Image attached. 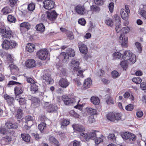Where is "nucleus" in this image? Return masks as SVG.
I'll return each mask as SVG.
<instances>
[{
	"label": "nucleus",
	"mask_w": 146,
	"mask_h": 146,
	"mask_svg": "<svg viewBox=\"0 0 146 146\" xmlns=\"http://www.w3.org/2000/svg\"><path fill=\"white\" fill-rule=\"evenodd\" d=\"M130 30V28L128 27H123L121 30L123 33H122L120 36L119 41L121 43L123 47L126 48L128 46L127 37L125 36L124 34L128 33Z\"/></svg>",
	"instance_id": "nucleus-1"
},
{
	"label": "nucleus",
	"mask_w": 146,
	"mask_h": 146,
	"mask_svg": "<svg viewBox=\"0 0 146 146\" xmlns=\"http://www.w3.org/2000/svg\"><path fill=\"white\" fill-rule=\"evenodd\" d=\"M0 34L2 38L10 39L13 37L14 34L9 28H6L4 25L0 23Z\"/></svg>",
	"instance_id": "nucleus-2"
},
{
	"label": "nucleus",
	"mask_w": 146,
	"mask_h": 146,
	"mask_svg": "<svg viewBox=\"0 0 146 146\" xmlns=\"http://www.w3.org/2000/svg\"><path fill=\"white\" fill-rule=\"evenodd\" d=\"M75 55L74 49L71 48H68L66 52L61 53L59 56V58L63 62H67L69 60V57H74Z\"/></svg>",
	"instance_id": "nucleus-3"
},
{
	"label": "nucleus",
	"mask_w": 146,
	"mask_h": 146,
	"mask_svg": "<svg viewBox=\"0 0 146 146\" xmlns=\"http://www.w3.org/2000/svg\"><path fill=\"white\" fill-rule=\"evenodd\" d=\"M122 58L124 60L128 61L132 63H134L136 61V56L129 50L125 51Z\"/></svg>",
	"instance_id": "nucleus-4"
},
{
	"label": "nucleus",
	"mask_w": 146,
	"mask_h": 146,
	"mask_svg": "<svg viewBox=\"0 0 146 146\" xmlns=\"http://www.w3.org/2000/svg\"><path fill=\"white\" fill-rule=\"evenodd\" d=\"M62 100L64 104L66 105H71L77 102V100H78V103L80 101V99L78 97H75V98H71L65 96H62Z\"/></svg>",
	"instance_id": "nucleus-5"
},
{
	"label": "nucleus",
	"mask_w": 146,
	"mask_h": 146,
	"mask_svg": "<svg viewBox=\"0 0 146 146\" xmlns=\"http://www.w3.org/2000/svg\"><path fill=\"white\" fill-rule=\"evenodd\" d=\"M48 50L46 48L41 49L38 51L36 55L38 58L41 60H45L48 56Z\"/></svg>",
	"instance_id": "nucleus-6"
},
{
	"label": "nucleus",
	"mask_w": 146,
	"mask_h": 146,
	"mask_svg": "<svg viewBox=\"0 0 146 146\" xmlns=\"http://www.w3.org/2000/svg\"><path fill=\"white\" fill-rule=\"evenodd\" d=\"M106 117L108 119L111 121H117L121 119V114L110 112L107 115Z\"/></svg>",
	"instance_id": "nucleus-7"
},
{
	"label": "nucleus",
	"mask_w": 146,
	"mask_h": 146,
	"mask_svg": "<svg viewBox=\"0 0 146 146\" xmlns=\"http://www.w3.org/2000/svg\"><path fill=\"white\" fill-rule=\"evenodd\" d=\"M47 17L50 23H52L54 22L57 18L58 14L55 11H48L46 12Z\"/></svg>",
	"instance_id": "nucleus-8"
},
{
	"label": "nucleus",
	"mask_w": 146,
	"mask_h": 146,
	"mask_svg": "<svg viewBox=\"0 0 146 146\" xmlns=\"http://www.w3.org/2000/svg\"><path fill=\"white\" fill-rule=\"evenodd\" d=\"M43 4L45 9L50 10L54 7L55 2L53 0H44L43 2Z\"/></svg>",
	"instance_id": "nucleus-9"
},
{
	"label": "nucleus",
	"mask_w": 146,
	"mask_h": 146,
	"mask_svg": "<svg viewBox=\"0 0 146 146\" xmlns=\"http://www.w3.org/2000/svg\"><path fill=\"white\" fill-rule=\"evenodd\" d=\"M96 132H98V131H94L90 133H81V135L86 141L88 140L89 139H95L96 136Z\"/></svg>",
	"instance_id": "nucleus-10"
},
{
	"label": "nucleus",
	"mask_w": 146,
	"mask_h": 146,
	"mask_svg": "<svg viewBox=\"0 0 146 146\" xmlns=\"http://www.w3.org/2000/svg\"><path fill=\"white\" fill-rule=\"evenodd\" d=\"M75 9L76 12L79 14L83 15L88 13L84 5H79L76 6Z\"/></svg>",
	"instance_id": "nucleus-11"
},
{
	"label": "nucleus",
	"mask_w": 146,
	"mask_h": 146,
	"mask_svg": "<svg viewBox=\"0 0 146 146\" xmlns=\"http://www.w3.org/2000/svg\"><path fill=\"white\" fill-rule=\"evenodd\" d=\"M4 97L9 106H14L15 100L13 97L6 94L4 95Z\"/></svg>",
	"instance_id": "nucleus-12"
},
{
	"label": "nucleus",
	"mask_w": 146,
	"mask_h": 146,
	"mask_svg": "<svg viewBox=\"0 0 146 146\" xmlns=\"http://www.w3.org/2000/svg\"><path fill=\"white\" fill-rule=\"evenodd\" d=\"M113 23L116 25L115 27V30L117 33H118L121 31V23L120 18L118 16H116L115 17V20Z\"/></svg>",
	"instance_id": "nucleus-13"
},
{
	"label": "nucleus",
	"mask_w": 146,
	"mask_h": 146,
	"mask_svg": "<svg viewBox=\"0 0 146 146\" xmlns=\"http://www.w3.org/2000/svg\"><path fill=\"white\" fill-rule=\"evenodd\" d=\"M70 84V82L65 78H61L59 81V84L60 86L64 88H66Z\"/></svg>",
	"instance_id": "nucleus-14"
},
{
	"label": "nucleus",
	"mask_w": 146,
	"mask_h": 146,
	"mask_svg": "<svg viewBox=\"0 0 146 146\" xmlns=\"http://www.w3.org/2000/svg\"><path fill=\"white\" fill-rule=\"evenodd\" d=\"M72 127L74 130L80 132V135L82 136L81 133H84L83 132L85 131L84 127L81 125L77 124H73Z\"/></svg>",
	"instance_id": "nucleus-15"
},
{
	"label": "nucleus",
	"mask_w": 146,
	"mask_h": 146,
	"mask_svg": "<svg viewBox=\"0 0 146 146\" xmlns=\"http://www.w3.org/2000/svg\"><path fill=\"white\" fill-rule=\"evenodd\" d=\"M78 47L80 52L84 54H86L88 52V49L85 44L82 43H79L78 44Z\"/></svg>",
	"instance_id": "nucleus-16"
},
{
	"label": "nucleus",
	"mask_w": 146,
	"mask_h": 146,
	"mask_svg": "<svg viewBox=\"0 0 146 146\" xmlns=\"http://www.w3.org/2000/svg\"><path fill=\"white\" fill-rule=\"evenodd\" d=\"M79 63L78 61L75 60H72L70 64L71 68H73L74 71H77L81 69L79 66Z\"/></svg>",
	"instance_id": "nucleus-17"
},
{
	"label": "nucleus",
	"mask_w": 146,
	"mask_h": 146,
	"mask_svg": "<svg viewBox=\"0 0 146 146\" xmlns=\"http://www.w3.org/2000/svg\"><path fill=\"white\" fill-rule=\"evenodd\" d=\"M25 65L28 68H33L36 66L35 60L32 59H29L25 62Z\"/></svg>",
	"instance_id": "nucleus-18"
},
{
	"label": "nucleus",
	"mask_w": 146,
	"mask_h": 146,
	"mask_svg": "<svg viewBox=\"0 0 146 146\" xmlns=\"http://www.w3.org/2000/svg\"><path fill=\"white\" fill-rule=\"evenodd\" d=\"M12 139L9 136L6 135L2 137L1 140V143L2 144L5 145L10 143Z\"/></svg>",
	"instance_id": "nucleus-19"
},
{
	"label": "nucleus",
	"mask_w": 146,
	"mask_h": 146,
	"mask_svg": "<svg viewBox=\"0 0 146 146\" xmlns=\"http://www.w3.org/2000/svg\"><path fill=\"white\" fill-rule=\"evenodd\" d=\"M23 86H17L14 88L15 93L16 96L22 94L23 92Z\"/></svg>",
	"instance_id": "nucleus-20"
},
{
	"label": "nucleus",
	"mask_w": 146,
	"mask_h": 146,
	"mask_svg": "<svg viewBox=\"0 0 146 146\" xmlns=\"http://www.w3.org/2000/svg\"><path fill=\"white\" fill-rule=\"evenodd\" d=\"M92 84V81L90 78H87L86 79L84 82L83 86L84 88L85 89L89 88Z\"/></svg>",
	"instance_id": "nucleus-21"
},
{
	"label": "nucleus",
	"mask_w": 146,
	"mask_h": 146,
	"mask_svg": "<svg viewBox=\"0 0 146 146\" xmlns=\"http://www.w3.org/2000/svg\"><path fill=\"white\" fill-rule=\"evenodd\" d=\"M43 79L48 84H50L52 82L53 80L51 78L50 75L48 73L45 74L43 76Z\"/></svg>",
	"instance_id": "nucleus-22"
},
{
	"label": "nucleus",
	"mask_w": 146,
	"mask_h": 146,
	"mask_svg": "<svg viewBox=\"0 0 146 146\" xmlns=\"http://www.w3.org/2000/svg\"><path fill=\"white\" fill-rule=\"evenodd\" d=\"M35 47L34 44L29 43L26 46V50L27 51L31 53L34 51Z\"/></svg>",
	"instance_id": "nucleus-23"
},
{
	"label": "nucleus",
	"mask_w": 146,
	"mask_h": 146,
	"mask_svg": "<svg viewBox=\"0 0 146 146\" xmlns=\"http://www.w3.org/2000/svg\"><path fill=\"white\" fill-rule=\"evenodd\" d=\"M2 48L6 50L10 49V41L7 40H5L2 44Z\"/></svg>",
	"instance_id": "nucleus-24"
},
{
	"label": "nucleus",
	"mask_w": 146,
	"mask_h": 146,
	"mask_svg": "<svg viewBox=\"0 0 146 146\" xmlns=\"http://www.w3.org/2000/svg\"><path fill=\"white\" fill-rule=\"evenodd\" d=\"M58 107L55 105L50 104L47 107L48 112H51L56 111L58 109Z\"/></svg>",
	"instance_id": "nucleus-25"
},
{
	"label": "nucleus",
	"mask_w": 146,
	"mask_h": 146,
	"mask_svg": "<svg viewBox=\"0 0 146 146\" xmlns=\"http://www.w3.org/2000/svg\"><path fill=\"white\" fill-rule=\"evenodd\" d=\"M70 121L67 119H62L60 121V125L62 128H64L65 127L69 125Z\"/></svg>",
	"instance_id": "nucleus-26"
},
{
	"label": "nucleus",
	"mask_w": 146,
	"mask_h": 146,
	"mask_svg": "<svg viewBox=\"0 0 146 146\" xmlns=\"http://www.w3.org/2000/svg\"><path fill=\"white\" fill-rule=\"evenodd\" d=\"M38 86L35 84H31L30 90L32 93L35 94L38 92Z\"/></svg>",
	"instance_id": "nucleus-27"
},
{
	"label": "nucleus",
	"mask_w": 146,
	"mask_h": 146,
	"mask_svg": "<svg viewBox=\"0 0 146 146\" xmlns=\"http://www.w3.org/2000/svg\"><path fill=\"white\" fill-rule=\"evenodd\" d=\"M121 17L123 20H126L128 18V13L126 11L125 9H121L120 11Z\"/></svg>",
	"instance_id": "nucleus-28"
},
{
	"label": "nucleus",
	"mask_w": 146,
	"mask_h": 146,
	"mask_svg": "<svg viewBox=\"0 0 146 146\" xmlns=\"http://www.w3.org/2000/svg\"><path fill=\"white\" fill-rule=\"evenodd\" d=\"M49 141L51 143L54 145L56 146H60V143L57 139L53 136H51L49 138Z\"/></svg>",
	"instance_id": "nucleus-29"
},
{
	"label": "nucleus",
	"mask_w": 146,
	"mask_h": 146,
	"mask_svg": "<svg viewBox=\"0 0 146 146\" xmlns=\"http://www.w3.org/2000/svg\"><path fill=\"white\" fill-rule=\"evenodd\" d=\"M36 30L41 33H42L45 30L44 26L42 23H40L37 25L36 27Z\"/></svg>",
	"instance_id": "nucleus-30"
},
{
	"label": "nucleus",
	"mask_w": 146,
	"mask_h": 146,
	"mask_svg": "<svg viewBox=\"0 0 146 146\" xmlns=\"http://www.w3.org/2000/svg\"><path fill=\"white\" fill-rule=\"evenodd\" d=\"M40 102V100L38 98L35 97L32 102L31 105L33 106L34 108H35L39 105Z\"/></svg>",
	"instance_id": "nucleus-31"
},
{
	"label": "nucleus",
	"mask_w": 146,
	"mask_h": 146,
	"mask_svg": "<svg viewBox=\"0 0 146 146\" xmlns=\"http://www.w3.org/2000/svg\"><path fill=\"white\" fill-rule=\"evenodd\" d=\"M21 137L22 139L25 142H29L30 141L31 139L30 136L27 134H21Z\"/></svg>",
	"instance_id": "nucleus-32"
},
{
	"label": "nucleus",
	"mask_w": 146,
	"mask_h": 146,
	"mask_svg": "<svg viewBox=\"0 0 146 146\" xmlns=\"http://www.w3.org/2000/svg\"><path fill=\"white\" fill-rule=\"evenodd\" d=\"M92 103L94 105H98L100 103V100L98 97L93 96L90 99Z\"/></svg>",
	"instance_id": "nucleus-33"
},
{
	"label": "nucleus",
	"mask_w": 146,
	"mask_h": 146,
	"mask_svg": "<svg viewBox=\"0 0 146 146\" xmlns=\"http://www.w3.org/2000/svg\"><path fill=\"white\" fill-rule=\"evenodd\" d=\"M130 133L127 132H123L121 133V135L123 139L127 140L130 135Z\"/></svg>",
	"instance_id": "nucleus-34"
},
{
	"label": "nucleus",
	"mask_w": 146,
	"mask_h": 146,
	"mask_svg": "<svg viewBox=\"0 0 146 146\" xmlns=\"http://www.w3.org/2000/svg\"><path fill=\"white\" fill-rule=\"evenodd\" d=\"M106 96V98L105 99L106 102L108 104H113V100L111 96L110 95H107Z\"/></svg>",
	"instance_id": "nucleus-35"
},
{
	"label": "nucleus",
	"mask_w": 146,
	"mask_h": 146,
	"mask_svg": "<svg viewBox=\"0 0 146 146\" xmlns=\"http://www.w3.org/2000/svg\"><path fill=\"white\" fill-rule=\"evenodd\" d=\"M20 27H21L25 28L27 29H29L31 27L30 24L28 22H24L20 24Z\"/></svg>",
	"instance_id": "nucleus-36"
},
{
	"label": "nucleus",
	"mask_w": 146,
	"mask_h": 146,
	"mask_svg": "<svg viewBox=\"0 0 146 146\" xmlns=\"http://www.w3.org/2000/svg\"><path fill=\"white\" fill-rule=\"evenodd\" d=\"M104 138V136L102 134L100 137H96V138L95 139V144L98 145L101 142H103V140Z\"/></svg>",
	"instance_id": "nucleus-37"
},
{
	"label": "nucleus",
	"mask_w": 146,
	"mask_h": 146,
	"mask_svg": "<svg viewBox=\"0 0 146 146\" xmlns=\"http://www.w3.org/2000/svg\"><path fill=\"white\" fill-rule=\"evenodd\" d=\"M23 116V111L21 109H19L17 110V114L15 116L18 119H21Z\"/></svg>",
	"instance_id": "nucleus-38"
},
{
	"label": "nucleus",
	"mask_w": 146,
	"mask_h": 146,
	"mask_svg": "<svg viewBox=\"0 0 146 146\" xmlns=\"http://www.w3.org/2000/svg\"><path fill=\"white\" fill-rule=\"evenodd\" d=\"M129 61L127 60H124L120 62V65L123 70H126V69L128 67L127 63H129Z\"/></svg>",
	"instance_id": "nucleus-39"
},
{
	"label": "nucleus",
	"mask_w": 146,
	"mask_h": 146,
	"mask_svg": "<svg viewBox=\"0 0 146 146\" xmlns=\"http://www.w3.org/2000/svg\"><path fill=\"white\" fill-rule=\"evenodd\" d=\"M46 124L44 122H42L38 126V128L41 132L42 133L44 127H46Z\"/></svg>",
	"instance_id": "nucleus-40"
},
{
	"label": "nucleus",
	"mask_w": 146,
	"mask_h": 146,
	"mask_svg": "<svg viewBox=\"0 0 146 146\" xmlns=\"http://www.w3.org/2000/svg\"><path fill=\"white\" fill-rule=\"evenodd\" d=\"M91 10L95 12H99L100 11V7L96 5H92L90 6Z\"/></svg>",
	"instance_id": "nucleus-41"
},
{
	"label": "nucleus",
	"mask_w": 146,
	"mask_h": 146,
	"mask_svg": "<svg viewBox=\"0 0 146 146\" xmlns=\"http://www.w3.org/2000/svg\"><path fill=\"white\" fill-rule=\"evenodd\" d=\"M15 99L19 101V104L21 105H24L26 103V101L24 98L20 97L19 99L17 97H16Z\"/></svg>",
	"instance_id": "nucleus-42"
},
{
	"label": "nucleus",
	"mask_w": 146,
	"mask_h": 146,
	"mask_svg": "<svg viewBox=\"0 0 146 146\" xmlns=\"http://www.w3.org/2000/svg\"><path fill=\"white\" fill-rule=\"evenodd\" d=\"M87 112L91 115H95L97 113V111L95 109L89 108L87 110Z\"/></svg>",
	"instance_id": "nucleus-43"
},
{
	"label": "nucleus",
	"mask_w": 146,
	"mask_h": 146,
	"mask_svg": "<svg viewBox=\"0 0 146 146\" xmlns=\"http://www.w3.org/2000/svg\"><path fill=\"white\" fill-rule=\"evenodd\" d=\"M9 67L11 72H13V71L17 72L19 70L18 68L14 65L11 64Z\"/></svg>",
	"instance_id": "nucleus-44"
},
{
	"label": "nucleus",
	"mask_w": 146,
	"mask_h": 146,
	"mask_svg": "<svg viewBox=\"0 0 146 146\" xmlns=\"http://www.w3.org/2000/svg\"><path fill=\"white\" fill-rule=\"evenodd\" d=\"M108 137L109 139L112 142H114L116 141V138L114 134H110L108 136Z\"/></svg>",
	"instance_id": "nucleus-45"
},
{
	"label": "nucleus",
	"mask_w": 146,
	"mask_h": 146,
	"mask_svg": "<svg viewBox=\"0 0 146 146\" xmlns=\"http://www.w3.org/2000/svg\"><path fill=\"white\" fill-rule=\"evenodd\" d=\"M8 21L11 23H15L16 21V19L13 16L9 15L7 17Z\"/></svg>",
	"instance_id": "nucleus-46"
},
{
	"label": "nucleus",
	"mask_w": 146,
	"mask_h": 146,
	"mask_svg": "<svg viewBox=\"0 0 146 146\" xmlns=\"http://www.w3.org/2000/svg\"><path fill=\"white\" fill-rule=\"evenodd\" d=\"M35 3H31L28 5V10L31 11H33L35 9Z\"/></svg>",
	"instance_id": "nucleus-47"
},
{
	"label": "nucleus",
	"mask_w": 146,
	"mask_h": 146,
	"mask_svg": "<svg viewBox=\"0 0 146 146\" xmlns=\"http://www.w3.org/2000/svg\"><path fill=\"white\" fill-rule=\"evenodd\" d=\"M17 44L14 40H11L10 41V49H11L16 47Z\"/></svg>",
	"instance_id": "nucleus-48"
},
{
	"label": "nucleus",
	"mask_w": 146,
	"mask_h": 146,
	"mask_svg": "<svg viewBox=\"0 0 146 146\" xmlns=\"http://www.w3.org/2000/svg\"><path fill=\"white\" fill-rule=\"evenodd\" d=\"M1 11L3 15H6L10 13V10L9 7H6L3 8Z\"/></svg>",
	"instance_id": "nucleus-49"
},
{
	"label": "nucleus",
	"mask_w": 146,
	"mask_h": 146,
	"mask_svg": "<svg viewBox=\"0 0 146 146\" xmlns=\"http://www.w3.org/2000/svg\"><path fill=\"white\" fill-rule=\"evenodd\" d=\"M132 80L133 82L137 84H139L141 83L142 80L139 77L133 78Z\"/></svg>",
	"instance_id": "nucleus-50"
},
{
	"label": "nucleus",
	"mask_w": 146,
	"mask_h": 146,
	"mask_svg": "<svg viewBox=\"0 0 146 146\" xmlns=\"http://www.w3.org/2000/svg\"><path fill=\"white\" fill-rule=\"evenodd\" d=\"M19 84H21L19 82H17L13 81H10L8 84L7 86L8 87H10L11 86Z\"/></svg>",
	"instance_id": "nucleus-51"
},
{
	"label": "nucleus",
	"mask_w": 146,
	"mask_h": 146,
	"mask_svg": "<svg viewBox=\"0 0 146 146\" xmlns=\"http://www.w3.org/2000/svg\"><path fill=\"white\" fill-rule=\"evenodd\" d=\"M123 55L119 52H115L113 54V56L115 58L119 59Z\"/></svg>",
	"instance_id": "nucleus-52"
},
{
	"label": "nucleus",
	"mask_w": 146,
	"mask_h": 146,
	"mask_svg": "<svg viewBox=\"0 0 146 146\" xmlns=\"http://www.w3.org/2000/svg\"><path fill=\"white\" fill-rule=\"evenodd\" d=\"M105 23L106 25L111 27L113 26V24L112 20L110 18L107 19Z\"/></svg>",
	"instance_id": "nucleus-53"
},
{
	"label": "nucleus",
	"mask_w": 146,
	"mask_h": 146,
	"mask_svg": "<svg viewBox=\"0 0 146 146\" xmlns=\"http://www.w3.org/2000/svg\"><path fill=\"white\" fill-rule=\"evenodd\" d=\"M94 2L96 5L101 6L104 4L105 1L104 0H94Z\"/></svg>",
	"instance_id": "nucleus-54"
},
{
	"label": "nucleus",
	"mask_w": 146,
	"mask_h": 146,
	"mask_svg": "<svg viewBox=\"0 0 146 146\" xmlns=\"http://www.w3.org/2000/svg\"><path fill=\"white\" fill-rule=\"evenodd\" d=\"M134 108V105L133 104H130L125 107V109L128 111H131Z\"/></svg>",
	"instance_id": "nucleus-55"
},
{
	"label": "nucleus",
	"mask_w": 146,
	"mask_h": 146,
	"mask_svg": "<svg viewBox=\"0 0 146 146\" xmlns=\"http://www.w3.org/2000/svg\"><path fill=\"white\" fill-rule=\"evenodd\" d=\"M111 75L113 78H115L118 77L119 75L117 71L114 70L111 72Z\"/></svg>",
	"instance_id": "nucleus-56"
},
{
	"label": "nucleus",
	"mask_w": 146,
	"mask_h": 146,
	"mask_svg": "<svg viewBox=\"0 0 146 146\" xmlns=\"http://www.w3.org/2000/svg\"><path fill=\"white\" fill-rule=\"evenodd\" d=\"M25 119L26 122L29 121H33V117L30 115H27L25 117Z\"/></svg>",
	"instance_id": "nucleus-57"
},
{
	"label": "nucleus",
	"mask_w": 146,
	"mask_h": 146,
	"mask_svg": "<svg viewBox=\"0 0 146 146\" xmlns=\"http://www.w3.org/2000/svg\"><path fill=\"white\" fill-rule=\"evenodd\" d=\"M78 22L79 24L82 26H84L86 23V20L84 18L79 19Z\"/></svg>",
	"instance_id": "nucleus-58"
},
{
	"label": "nucleus",
	"mask_w": 146,
	"mask_h": 146,
	"mask_svg": "<svg viewBox=\"0 0 146 146\" xmlns=\"http://www.w3.org/2000/svg\"><path fill=\"white\" fill-rule=\"evenodd\" d=\"M70 113L72 116L73 117H74L76 118L79 117V115L76 113L73 110L70 111Z\"/></svg>",
	"instance_id": "nucleus-59"
},
{
	"label": "nucleus",
	"mask_w": 146,
	"mask_h": 146,
	"mask_svg": "<svg viewBox=\"0 0 146 146\" xmlns=\"http://www.w3.org/2000/svg\"><path fill=\"white\" fill-rule=\"evenodd\" d=\"M130 135L129 136L130 137H129V139L130 141H134L136 139L135 136L133 134L130 133Z\"/></svg>",
	"instance_id": "nucleus-60"
},
{
	"label": "nucleus",
	"mask_w": 146,
	"mask_h": 146,
	"mask_svg": "<svg viewBox=\"0 0 146 146\" xmlns=\"http://www.w3.org/2000/svg\"><path fill=\"white\" fill-rule=\"evenodd\" d=\"M135 45L139 52H140L142 50V48L140 43L139 42H136L135 43Z\"/></svg>",
	"instance_id": "nucleus-61"
},
{
	"label": "nucleus",
	"mask_w": 146,
	"mask_h": 146,
	"mask_svg": "<svg viewBox=\"0 0 146 146\" xmlns=\"http://www.w3.org/2000/svg\"><path fill=\"white\" fill-rule=\"evenodd\" d=\"M5 125L8 129H12V122L9 120H8L5 123Z\"/></svg>",
	"instance_id": "nucleus-62"
},
{
	"label": "nucleus",
	"mask_w": 146,
	"mask_h": 146,
	"mask_svg": "<svg viewBox=\"0 0 146 146\" xmlns=\"http://www.w3.org/2000/svg\"><path fill=\"white\" fill-rule=\"evenodd\" d=\"M72 145L73 144V146H80V142L78 141L75 140L73 142H71L70 144L69 145L70 146V144Z\"/></svg>",
	"instance_id": "nucleus-63"
},
{
	"label": "nucleus",
	"mask_w": 146,
	"mask_h": 146,
	"mask_svg": "<svg viewBox=\"0 0 146 146\" xmlns=\"http://www.w3.org/2000/svg\"><path fill=\"white\" fill-rule=\"evenodd\" d=\"M108 7L110 12L111 13L112 12L113 9L114 3L112 2L110 3Z\"/></svg>",
	"instance_id": "nucleus-64"
}]
</instances>
